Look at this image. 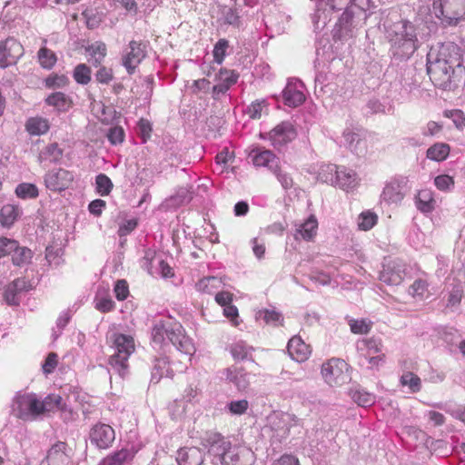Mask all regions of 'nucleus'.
<instances>
[{"label": "nucleus", "mask_w": 465, "mask_h": 465, "mask_svg": "<svg viewBox=\"0 0 465 465\" xmlns=\"http://www.w3.org/2000/svg\"><path fill=\"white\" fill-rule=\"evenodd\" d=\"M458 71H462V56L456 45L449 43L430 49L427 55V73L435 86L450 87Z\"/></svg>", "instance_id": "1"}, {"label": "nucleus", "mask_w": 465, "mask_h": 465, "mask_svg": "<svg viewBox=\"0 0 465 465\" xmlns=\"http://www.w3.org/2000/svg\"><path fill=\"white\" fill-rule=\"evenodd\" d=\"M152 341L160 348L173 344L179 351L183 353L191 361V356L195 352V347L188 337L183 327L178 322H158L152 331Z\"/></svg>", "instance_id": "2"}, {"label": "nucleus", "mask_w": 465, "mask_h": 465, "mask_svg": "<svg viewBox=\"0 0 465 465\" xmlns=\"http://www.w3.org/2000/svg\"><path fill=\"white\" fill-rule=\"evenodd\" d=\"M385 36L391 43L395 53L401 56H409L418 49L417 28L408 20L386 22Z\"/></svg>", "instance_id": "3"}, {"label": "nucleus", "mask_w": 465, "mask_h": 465, "mask_svg": "<svg viewBox=\"0 0 465 465\" xmlns=\"http://www.w3.org/2000/svg\"><path fill=\"white\" fill-rule=\"evenodd\" d=\"M110 339L114 349L109 358L110 371L124 378L129 373L128 359L135 350L134 338L130 335L114 333Z\"/></svg>", "instance_id": "4"}, {"label": "nucleus", "mask_w": 465, "mask_h": 465, "mask_svg": "<svg viewBox=\"0 0 465 465\" xmlns=\"http://www.w3.org/2000/svg\"><path fill=\"white\" fill-rule=\"evenodd\" d=\"M432 12L445 25H456L465 16V0L434 1Z\"/></svg>", "instance_id": "5"}, {"label": "nucleus", "mask_w": 465, "mask_h": 465, "mask_svg": "<svg viewBox=\"0 0 465 465\" xmlns=\"http://www.w3.org/2000/svg\"><path fill=\"white\" fill-rule=\"evenodd\" d=\"M12 411L23 420H35L41 415L40 401L35 393H19L13 400Z\"/></svg>", "instance_id": "6"}, {"label": "nucleus", "mask_w": 465, "mask_h": 465, "mask_svg": "<svg viewBox=\"0 0 465 465\" xmlns=\"http://www.w3.org/2000/svg\"><path fill=\"white\" fill-rule=\"evenodd\" d=\"M348 371V364L341 359L332 358L322 366V377L331 386L347 383L351 380Z\"/></svg>", "instance_id": "7"}, {"label": "nucleus", "mask_w": 465, "mask_h": 465, "mask_svg": "<svg viewBox=\"0 0 465 465\" xmlns=\"http://www.w3.org/2000/svg\"><path fill=\"white\" fill-rule=\"evenodd\" d=\"M73 456L72 449L65 442L58 441L49 449L40 465H76Z\"/></svg>", "instance_id": "8"}, {"label": "nucleus", "mask_w": 465, "mask_h": 465, "mask_svg": "<svg viewBox=\"0 0 465 465\" xmlns=\"http://www.w3.org/2000/svg\"><path fill=\"white\" fill-rule=\"evenodd\" d=\"M146 45L143 42L131 41L124 50L122 64L129 74H133L136 67L146 55Z\"/></svg>", "instance_id": "9"}, {"label": "nucleus", "mask_w": 465, "mask_h": 465, "mask_svg": "<svg viewBox=\"0 0 465 465\" xmlns=\"http://www.w3.org/2000/svg\"><path fill=\"white\" fill-rule=\"evenodd\" d=\"M355 35L356 29L353 25L352 12L345 10L332 29V38L334 43L345 44L355 37Z\"/></svg>", "instance_id": "10"}, {"label": "nucleus", "mask_w": 465, "mask_h": 465, "mask_svg": "<svg viewBox=\"0 0 465 465\" xmlns=\"http://www.w3.org/2000/svg\"><path fill=\"white\" fill-rule=\"evenodd\" d=\"M203 445L208 450L209 454L213 456V462L219 464L220 460L231 449L232 444L221 434L208 432L203 439Z\"/></svg>", "instance_id": "11"}, {"label": "nucleus", "mask_w": 465, "mask_h": 465, "mask_svg": "<svg viewBox=\"0 0 465 465\" xmlns=\"http://www.w3.org/2000/svg\"><path fill=\"white\" fill-rule=\"evenodd\" d=\"M23 54V45L16 39L9 37L0 42V66L5 68L15 64Z\"/></svg>", "instance_id": "12"}, {"label": "nucleus", "mask_w": 465, "mask_h": 465, "mask_svg": "<svg viewBox=\"0 0 465 465\" xmlns=\"http://www.w3.org/2000/svg\"><path fill=\"white\" fill-rule=\"evenodd\" d=\"M405 276V265L399 260H389L382 264L379 279L388 285H399Z\"/></svg>", "instance_id": "13"}, {"label": "nucleus", "mask_w": 465, "mask_h": 465, "mask_svg": "<svg viewBox=\"0 0 465 465\" xmlns=\"http://www.w3.org/2000/svg\"><path fill=\"white\" fill-rule=\"evenodd\" d=\"M296 130L291 122H282L269 134V140L275 148H281L295 139Z\"/></svg>", "instance_id": "14"}, {"label": "nucleus", "mask_w": 465, "mask_h": 465, "mask_svg": "<svg viewBox=\"0 0 465 465\" xmlns=\"http://www.w3.org/2000/svg\"><path fill=\"white\" fill-rule=\"evenodd\" d=\"M74 181V174L63 168L53 169L45 175V186L52 191H63Z\"/></svg>", "instance_id": "15"}, {"label": "nucleus", "mask_w": 465, "mask_h": 465, "mask_svg": "<svg viewBox=\"0 0 465 465\" xmlns=\"http://www.w3.org/2000/svg\"><path fill=\"white\" fill-rule=\"evenodd\" d=\"M115 439L114 430L108 424L98 423L90 432V441L99 449H108Z\"/></svg>", "instance_id": "16"}, {"label": "nucleus", "mask_w": 465, "mask_h": 465, "mask_svg": "<svg viewBox=\"0 0 465 465\" xmlns=\"http://www.w3.org/2000/svg\"><path fill=\"white\" fill-rule=\"evenodd\" d=\"M302 88V84L301 82L290 79L282 93L284 104L289 107H297L301 105L305 100Z\"/></svg>", "instance_id": "17"}, {"label": "nucleus", "mask_w": 465, "mask_h": 465, "mask_svg": "<svg viewBox=\"0 0 465 465\" xmlns=\"http://www.w3.org/2000/svg\"><path fill=\"white\" fill-rule=\"evenodd\" d=\"M249 156L255 166L267 167L272 172H276L278 168V159L270 150L256 147L251 151Z\"/></svg>", "instance_id": "18"}, {"label": "nucleus", "mask_w": 465, "mask_h": 465, "mask_svg": "<svg viewBox=\"0 0 465 465\" xmlns=\"http://www.w3.org/2000/svg\"><path fill=\"white\" fill-rule=\"evenodd\" d=\"M226 381L232 383L239 391L246 390L250 385L249 373L242 367L232 365L223 370Z\"/></svg>", "instance_id": "19"}, {"label": "nucleus", "mask_w": 465, "mask_h": 465, "mask_svg": "<svg viewBox=\"0 0 465 465\" xmlns=\"http://www.w3.org/2000/svg\"><path fill=\"white\" fill-rule=\"evenodd\" d=\"M287 350L290 356L299 362L305 361L312 351L310 345L306 344L298 335L290 339Z\"/></svg>", "instance_id": "20"}, {"label": "nucleus", "mask_w": 465, "mask_h": 465, "mask_svg": "<svg viewBox=\"0 0 465 465\" xmlns=\"http://www.w3.org/2000/svg\"><path fill=\"white\" fill-rule=\"evenodd\" d=\"M268 429L271 430V438L272 441L281 442L286 439L290 433V426L288 421L278 415H273L269 418Z\"/></svg>", "instance_id": "21"}, {"label": "nucleus", "mask_w": 465, "mask_h": 465, "mask_svg": "<svg viewBox=\"0 0 465 465\" xmlns=\"http://www.w3.org/2000/svg\"><path fill=\"white\" fill-rule=\"evenodd\" d=\"M238 79V74L233 71L221 69L218 75L219 83L213 87V97L219 99L220 94H225Z\"/></svg>", "instance_id": "22"}, {"label": "nucleus", "mask_w": 465, "mask_h": 465, "mask_svg": "<svg viewBox=\"0 0 465 465\" xmlns=\"http://www.w3.org/2000/svg\"><path fill=\"white\" fill-rule=\"evenodd\" d=\"M176 460L179 465H202L203 455L196 447L183 448L178 450Z\"/></svg>", "instance_id": "23"}, {"label": "nucleus", "mask_w": 465, "mask_h": 465, "mask_svg": "<svg viewBox=\"0 0 465 465\" xmlns=\"http://www.w3.org/2000/svg\"><path fill=\"white\" fill-rule=\"evenodd\" d=\"M359 183L357 173L351 169L340 167L339 173L335 176L333 186H339L341 189L349 191L354 189Z\"/></svg>", "instance_id": "24"}, {"label": "nucleus", "mask_w": 465, "mask_h": 465, "mask_svg": "<svg viewBox=\"0 0 465 465\" xmlns=\"http://www.w3.org/2000/svg\"><path fill=\"white\" fill-rule=\"evenodd\" d=\"M403 186L399 181H391L383 189L381 198L387 203H399L404 197Z\"/></svg>", "instance_id": "25"}, {"label": "nucleus", "mask_w": 465, "mask_h": 465, "mask_svg": "<svg viewBox=\"0 0 465 465\" xmlns=\"http://www.w3.org/2000/svg\"><path fill=\"white\" fill-rule=\"evenodd\" d=\"M345 145L356 154H361L365 152V142L361 138L359 133L350 128H346L342 134Z\"/></svg>", "instance_id": "26"}, {"label": "nucleus", "mask_w": 465, "mask_h": 465, "mask_svg": "<svg viewBox=\"0 0 465 465\" xmlns=\"http://www.w3.org/2000/svg\"><path fill=\"white\" fill-rule=\"evenodd\" d=\"M318 229V222L316 218L312 215L304 223H301L295 230V238H302L305 241H310L316 234Z\"/></svg>", "instance_id": "27"}, {"label": "nucleus", "mask_w": 465, "mask_h": 465, "mask_svg": "<svg viewBox=\"0 0 465 465\" xmlns=\"http://www.w3.org/2000/svg\"><path fill=\"white\" fill-rule=\"evenodd\" d=\"M22 214L21 209L15 204H5L0 210V223L4 227H11Z\"/></svg>", "instance_id": "28"}, {"label": "nucleus", "mask_w": 465, "mask_h": 465, "mask_svg": "<svg viewBox=\"0 0 465 465\" xmlns=\"http://www.w3.org/2000/svg\"><path fill=\"white\" fill-rule=\"evenodd\" d=\"M45 103L61 112L68 111L72 106V100L62 92H55L45 98Z\"/></svg>", "instance_id": "29"}, {"label": "nucleus", "mask_w": 465, "mask_h": 465, "mask_svg": "<svg viewBox=\"0 0 465 465\" xmlns=\"http://www.w3.org/2000/svg\"><path fill=\"white\" fill-rule=\"evenodd\" d=\"M163 376L170 378L173 376V371L170 368L169 361L165 357L155 360L152 371V381L157 383Z\"/></svg>", "instance_id": "30"}, {"label": "nucleus", "mask_w": 465, "mask_h": 465, "mask_svg": "<svg viewBox=\"0 0 465 465\" xmlns=\"http://www.w3.org/2000/svg\"><path fill=\"white\" fill-rule=\"evenodd\" d=\"M192 200L191 192L187 187H181L175 194L167 198L164 202L166 208H178L188 203Z\"/></svg>", "instance_id": "31"}, {"label": "nucleus", "mask_w": 465, "mask_h": 465, "mask_svg": "<svg viewBox=\"0 0 465 465\" xmlns=\"http://www.w3.org/2000/svg\"><path fill=\"white\" fill-rule=\"evenodd\" d=\"M49 123L43 117H32L25 123V129L31 135H42L48 132Z\"/></svg>", "instance_id": "32"}, {"label": "nucleus", "mask_w": 465, "mask_h": 465, "mask_svg": "<svg viewBox=\"0 0 465 465\" xmlns=\"http://www.w3.org/2000/svg\"><path fill=\"white\" fill-rule=\"evenodd\" d=\"M64 409L63 398L58 394H49L44 401H40L41 415L54 411H63Z\"/></svg>", "instance_id": "33"}, {"label": "nucleus", "mask_w": 465, "mask_h": 465, "mask_svg": "<svg viewBox=\"0 0 465 465\" xmlns=\"http://www.w3.org/2000/svg\"><path fill=\"white\" fill-rule=\"evenodd\" d=\"M450 150L449 144L445 143H436L428 148L426 156L432 161L441 162L448 157Z\"/></svg>", "instance_id": "34"}, {"label": "nucleus", "mask_w": 465, "mask_h": 465, "mask_svg": "<svg viewBox=\"0 0 465 465\" xmlns=\"http://www.w3.org/2000/svg\"><path fill=\"white\" fill-rule=\"evenodd\" d=\"M339 168L340 167L335 164H323L318 171L317 179L322 183L333 186L335 183V176L339 173Z\"/></svg>", "instance_id": "35"}, {"label": "nucleus", "mask_w": 465, "mask_h": 465, "mask_svg": "<svg viewBox=\"0 0 465 465\" xmlns=\"http://www.w3.org/2000/svg\"><path fill=\"white\" fill-rule=\"evenodd\" d=\"M435 200L430 191L423 190L419 192L416 197L417 208L422 213H430L434 209Z\"/></svg>", "instance_id": "36"}, {"label": "nucleus", "mask_w": 465, "mask_h": 465, "mask_svg": "<svg viewBox=\"0 0 465 465\" xmlns=\"http://www.w3.org/2000/svg\"><path fill=\"white\" fill-rule=\"evenodd\" d=\"M15 195L22 200L35 199L39 195L37 186L31 183H21L15 187Z\"/></svg>", "instance_id": "37"}, {"label": "nucleus", "mask_w": 465, "mask_h": 465, "mask_svg": "<svg viewBox=\"0 0 465 465\" xmlns=\"http://www.w3.org/2000/svg\"><path fill=\"white\" fill-rule=\"evenodd\" d=\"M222 282L214 276L205 277L201 279L196 283L197 291L204 293H213L215 290L220 288Z\"/></svg>", "instance_id": "38"}, {"label": "nucleus", "mask_w": 465, "mask_h": 465, "mask_svg": "<svg viewBox=\"0 0 465 465\" xmlns=\"http://www.w3.org/2000/svg\"><path fill=\"white\" fill-rule=\"evenodd\" d=\"M38 60L42 67L51 69L57 61L56 54L46 47H42L37 54Z\"/></svg>", "instance_id": "39"}, {"label": "nucleus", "mask_w": 465, "mask_h": 465, "mask_svg": "<svg viewBox=\"0 0 465 465\" xmlns=\"http://www.w3.org/2000/svg\"><path fill=\"white\" fill-rule=\"evenodd\" d=\"M32 258V252L26 247H20L17 242V247L12 253V261L15 265L21 266L27 263Z\"/></svg>", "instance_id": "40"}, {"label": "nucleus", "mask_w": 465, "mask_h": 465, "mask_svg": "<svg viewBox=\"0 0 465 465\" xmlns=\"http://www.w3.org/2000/svg\"><path fill=\"white\" fill-rule=\"evenodd\" d=\"M95 185L96 191L101 196L108 195L114 187L111 179L104 173H99L95 177Z\"/></svg>", "instance_id": "41"}, {"label": "nucleus", "mask_w": 465, "mask_h": 465, "mask_svg": "<svg viewBox=\"0 0 465 465\" xmlns=\"http://www.w3.org/2000/svg\"><path fill=\"white\" fill-rule=\"evenodd\" d=\"M377 215L370 211L362 212L358 217V227L362 231L371 230L377 223Z\"/></svg>", "instance_id": "42"}, {"label": "nucleus", "mask_w": 465, "mask_h": 465, "mask_svg": "<svg viewBox=\"0 0 465 465\" xmlns=\"http://www.w3.org/2000/svg\"><path fill=\"white\" fill-rule=\"evenodd\" d=\"M252 351V348L243 341H238L231 347V353L235 360H247Z\"/></svg>", "instance_id": "43"}, {"label": "nucleus", "mask_w": 465, "mask_h": 465, "mask_svg": "<svg viewBox=\"0 0 465 465\" xmlns=\"http://www.w3.org/2000/svg\"><path fill=\"white\" fill-rule=\"evenodd\" d=\"M74 78L80 84H87L91 80V69L85 64H80L74 70Z\"/></svg>", "instance_id": "44"}, {"label": "nucleus", "mask_w": 465, "mask_h": 465, "mask_svg": "<svg viewBox=\"0 0 465 465\" xmlns=\"http://www.w3.org/2000/svg\"><path fill=\"white\" fill-rule=\"evenodd\" d=\"M403 386H408L411 391L417 392L421 388L420 379L412 372H406L401 378Z\"/></svg>", "instance_id": "45"}, {"label": "nucleus", "mask_w": 465, "mask_h": 465, "mask_svg": "<svg viewBox=\"0 0 465 465\" xmlns=\"http://www.w3.org/2000/svg\"><path fill=\"white\" fill-rule=\"evenodd\" d=\"M352 399L358 405L362 407L371 406L375 402V396L363 390L356 391L352 394Z\"/></svg>", "instance_id": "46"}, {"label": "nucleus", "mask_w": 465, "mask_h": 465, "mask_svg": "<svg viewBox=\"0 0 465 465\" xmlns=\"http://www.w3.org/2000/svg\"><path fill=\"white\" fill-rule=\"evenodd\" d=\"M381 340L375 338L364 339L360 344V349L361 351L366 350L367 355L380 352L381 351Z\"/></svg>", "instance_id": "47"}, {"label": "nucleus", "mask_w": 465, "mask_h": 465, "mask_svg": "<svg viewBox=\"0 0 465 465\" xmlns=\"http://www.w3.org/2000/svg\"><path fill=\"white\" fill-rule=\"evenodd\" d=\"M91 55L94 57V64L98 65L101 64L106 55V46L104 43L96 42L90 45L88 49Z\"/></svg>", "instance_id": "48"}, {"label": "nucleus", "mask_w": 465, "mask_h": 465, "mask_svg": "<svg viewBox=\"0 0 465 465\" xmlns=\"http://www.w3.org/2000/svg\"><path fill=\"white\" fill-rule=\"evenodd\" d=\"M257 318L263 320L264 322L269 324L277 325L282 321V316L280 312L274 310H263L257 313Z\"/></svg>", "instance_id": "49"}, {"label": "nucleus", "mask_w": 465, "mask_h": 465, "mask_svg": "<svg viewBox=\"0 0 465 465\" xmlns=\"http://www.w3.org/2000/svg\"><path fill=\"white\" fill-rule=\"evenodd\" d=\"M219 464L221 465H243L240 453L237 449L232 448L227 451L225 456L222 458Z\"/></svg>", "instance_id": "50"}, {"label": "nucleus", "mask_w": 465, "mask_h": 465, "mask_svg": "<svg viewBox=\"0 0 465 465\" xmlns=\"http://www.w3.org/2000/svg\"><path fill=\"white\" fill-rule=\"evenodd\" d=\"M428 282L423 279H417L410 286L409 293L413 297L423 298L428 292Z\"/></svg>", "instance_id": "51"}, {"label": "nucleus", "mask_w": 465, "mask_h": 465, "mask_svg": "<svg viewBox=\"0 0 465 465\" xmlns=\"http://www.w3.org/2000/svg\"><path fill=\"white\" fill-rule=\"evenodd\" d=\"M229 47V42L226 39H220L215 44L213 48V57L214 61L218 64H222L224 60L226 50Z\"/></svg>", "instance_id": "52"}, {"label": "nucleus", "mask_w": 465, "mask_h": 465, "mask_svg": "<svg viewBox=\"0 0 465 465\" xmlns=\"http://www.w3.org/2000/svg\"><path fill=\"white\" fill-rule=\"evenodd\" d=\"M128 455V450L123 449L104 459L100 465H122V463L127 459Z\"/></svg>", "instance_id": "53"}, {"label": "nucleus", "mask_w": 465, "mask_h": 465, "mask_svg": "<svg viewBox=\"0 0 465 465\" xmlns=\"http://www.w3.org/2000/svg\"><path fill=\"white\" fill-rule=\"evenodd\" d=\"M69 83V79L64 74H51L45 79V85L48 88H63Z\"/></svg>", "instance_id": "54"}, {"label": "nucleus", "mask_w": 465, "mask_h": 465, "mask_svg": "<svg viewBox=\"0 0 465 465\" xmlns=\"http://www.w3.org/2000/svg\"><path fill=\"white\" fill-rule=\"evenodd\" d=\"M223 19L226 25H232L237 28L241 25V18L236 9L224 8L223 12Z\"/></svg>", "instance_id": "55"}, {"label": "nucleus", "mask_w": 465, "mask_h": 465, "mask_svg": "<svg viewBox=\"0 0 465 465\" xmlns=\"http://www.w3.org/2000/svg\"><path fill=\"white\" fill-rule=\"evenodd\" d=\"M17 241L2 237L0 238V258L6 255H12L14 250L17 247Z\"/></svg>", "instance_id": "56"}, {"label": "nucleus", "mask_w": 465, "mask_h": 465, "mask_svg": "<svg viewBox=\"0 0 465 465\" xmlns=\"http://www.w3.org/2000/svg\"><path fill=\"white\" fill-rule=\"evenodd\" d=\"M249 408L247 400L232 401L227 404V409L232 414L242 415L246 412Z\"/></svg>", "instance_id": "57"}, {"label": "nucleus", "mask_w": 465, "mask_h": 465, "mask_svg": "<svg viewBox=\"0 0 465 465\" xmlns=\"http://www.w3.org/2000/svg\"><path fill=\"white\" fill-rule=\"evenodd\" d=\"M82 15L85 18L87 27L91 29L96 28L102 21L98 13L94 10H85Z\"/></svg>", "instance_id": "58"}, {"label": "nucleus", "mask_w": 465, "mask_h": 465, "mask_svg": "<svg viewBox=\"0 0 465 465\" xmlns=\"http://www.w3.org/2000/svg\"><path fill=\"white\" fill-rule=\"evenodd\" d=\"M445 116L451 118L455 126L458 129H464L465 124V116L462 111L460 110H451V111H446Z\"/></svg>", "instance_id": "59"}, {"label": "nucleus", "mask_w": 465, "mask_h": 465, "mask_svg": "<svg viewBox=\"0 0 465 465\" xmlns=\"http://www.w3.org/2000/svg\"><path fill=\"white\" fill-rule=\"evenodd\" d=\"M124 137V129L120 126L111 127L107 134V138L112 144L123 143Z\"/></svg>", "instance_id": "60"}, {"label": "nucleus", "mask_w": 465, "mask_h": 465, "mask_svg": "<svg viewBox=\"0 0 465 465\" xmlns=\"http://www.w3.org/2000/svg\"><path fill=\"white\" fill-rule=\"evenodd\" d=\"M43 155L51 162H57L62 156V150L56 143H51L45 147Z\"/></svg>", "instance_id": "61"}, {"label": "nucleus", "mask_w": 465, "mask_h": 465, "mask_svg": "<svg viewBox=\"0 0 465 465\" xmlns=\"http://www.w3.org/2000/svg\"><path fill=\"white\" fill-rule=\"evenodd\" d=\"M20 294L21 293L19 292L7 285L4 292V299L8 305H18L20 302Z\"/></svg>", "instance_id": "62"}, {"label": "nucleus", "mask_w": 465, "mask_h": 465, "mask_svg": "<svg viewBox=\"0 0 465 465\" xmlns=\"http://www.w3.org/2000/svg\"><path fill=\"white\" fill-rule=\"evenodd\" d=\"M351 331L357 334L368 333L371 330V325L364 320L361 321H351L350 322Z\"/></svg>", "instance_id": "63"}, {"label": "nucleus", "mask_w": 465, "mask_h": 465, "mask_svg": "<svg viewBox=\"0 0 465 465\" xmlns=\"http://www.w3.org/2000/svg\"><path fill=\"white\" fill-rule=\"evenodd\" d=\"M434 183L438 189L445 191L454 185V181L450 175L442 174L435 178Z\"/></svg>", "instance_id": "64"}]
</instances>
